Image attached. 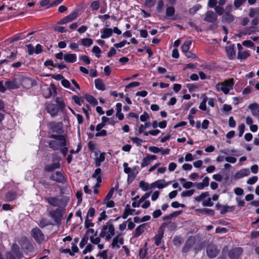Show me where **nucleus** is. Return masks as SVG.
Segmentation results:
<instances>
[{
  "mask_svg": "<svg viewBox=\"0 0 259 259\" xmlns=\"http://www.w3.org/2000/svg\"><path fill=\"white\" fill-rule=\"evenodd\" d=\"M234 84L233 78L225 80L224 82L217 84V90L218 91H222L225 94H228L230 90L232 89Z\"/></svg>",
  "mask_w": 259,
  "mask_h": 259,
  "instance_id": "2",
  "label": "nucleus"
},
{
  "mask_svg": "<svg viewBox=\"0 0 259 259\" xmlns=\"http://www.w3.org/2000/svg\"><path fill=\"white\" fill-rule=\"evenodd\" d=\"M191 44L192 42L191 40H186L181 47L182 52L184 53L188 52L190 49V47Z\"/></svg>",
  "mask_w": 259,
  "mask_h": 259,
  "instance_id": "32",
  "label": "nucleus"
},
{
  "mask_svg": "<svg viewBox=\"0 0 259 259\" xmlns=\"http://www.w3.org/2000/svg\"><path fill=\"white\" fill-rule=\"evenodd\" d=\"M51 224L49 221L46 219L42 218L40 220L38 225L41 228H44Z\"/></svg>",
  "mask_w": 259,
  "mask_h": 259,
  "instance_id": "40",
  "label": "nucleus"
},
{
  "mask_svg": "<svg viewBox=\"0 0 259 259\" xmlns=\"http://www.w3.org/2000/svg\"><path fill=\"white\" fill-rule=\"evenodd\" d=\"M150 163H151V161L149 160L148 156L146 155V157H144L142 160V162L141 163V167H144L147 166L148 165H149Z\"/></svg>",
  "mask_w": 259,
  "mask_h": 259,
  "instance_id": "48",
  "label": "nucleus"
},
{
  "mask_svg": "<svg viewBox=\"0 0 259 259\" xmlns=\"http://www.w3.org/2000/svg\"><path fill=\"white\" fill-rule=\"evenodd\" d=\"M72 99L76 104L79 106H80L83 102V100L81 98L77 96H73L72 97Z\"/></svg>",
  "mask_w": 259,
  "mask_h": 259,
  "instance_id": "46",
  "label": "nucleus"
},
{
  "mask_svg": "<svg viewBox=\"0 0 259 259\" xmlns=\"http://www.w3.org/2000/svg\"><path fill=\"white\" fill-rule=\"evenodd\" d=\"M134 209H131L130 208H125L123 214L122 215V218L123 219L127 218L129 214H132V212L134 211Z\"/></svg>",
  "mask_w": 259,
  "mask_h": 259,
  "instance_id": "49",
  "label": "nucleus"
},
{
  "mask_svg": "<svg viewBox=\"0 0 259 259\" xmlns=\"http://www.w3.org/2000/svg\"><path fill=\"white\" fill-rule=\"evenodd\" d=\"M56 102L58 103L60 109H63L65 107V104L60 97H57L55 100Z\"/></svg>",
  "mask_w": 259,
  "mask_h": 259,
  "instance_id": "50",
  "label": "nucleus"
},
{
  "mask_svg": "<svg viewBox=\"0 0 259 259\" xmlns=\"http://www.w3.org/2000/svg\"><path fill=\"white\" fill-rule=\"evenodd\" d=\"M64 213L65 211L63 209L58 208L54 210L50 211L49 215L54 220L56 224H60Z\"/></svg>",
  "mask_w": 259,
  "mask_h": 259,
  "instance_id": "3",
  "label": "nucleus"
},
{
  "mask_svg": "<svg viewBox=\"0 0 259 259\" xmlns=\"http://www.w3.org/2000/svg\"><path fill=\"white\" fill-rule=\"evenodd\" d=\"M175 13V9L173 7L169 6L166 8V16L167 17L172 16Z\"/></svg>",
  "mask_w": 259,
  "mask_h": 259,
  "instance_id": "38",
  "label": "nucleus"
},
{
  "mask_svg": "<svg viewBox=\"0 0 259 259\" xmlns=\"http://www.w3.org/2000/svg\"><path fill=\"white\" fill-rule=\"evenodd\" d=\"M100 3L99 1H95L92 3L91 7L94 10H98L100 7Z\"/></svg>",
  "mask_w": 259,
  "mask_h": 259,
  "instance_id": "51",
  "label": "nucleus"
},
{
  "mask_svg": "<svg viewBox=\"0 0 259 259\" xmlns=\"http://www.w3.org/2000/svg\"><path fill=\"white\" fill-rule=\"evenodd\" d=\"M198 212H200V213H204V214H213V211L210 209L208 208H203V209H199L197 210Z\"/></svg>",
  "mask_w": 259,
  "mask_h": 259,
  "instance_id": "57",
  "label": "nucleus"
},
{
  "mask_svg": "<svg viewBox=\"0 0 259 259\" xmlns=\"http://www.w3.org/2000/svg\"><path fill=\"white\" fill-rule=\"evenodd\" d=\"M16 58V53L13 52L11 53L9 56H7L6 59L2 60L0 62L1 64L8 63L9 61L14 60Z\"/></svg>",
  "mask_w": 259,
  "mask_h": 259,
  "instance_id": "28",
  "label": "nucleus"
},
{
  "mask_svg": "<svg viewBox=\"0 0 259 259\" xmlns=\"http://www.w3.org/2000/svg\"><path fill=\"white\" fill-rule=\"evenodd\" d=\"M101 172V169L100 168H97L94 174L92 175V178H96L97 180H98V178H101L100 174Z\"/></svg>",
  "mask_w": 259,
  "mask_h": 259,
  "instance_id": "56",
  "label": "nucleus"
},
{
  "mask_svg": "<svg viewBox=\"0 0 259 259\" xmlns=\"http://www.w3.org/2000/svg\"><path fill=\"white\" fill-rule=\"evenodd\" d=\"M163 236V232L162 231H158V233L156 234L154 237L155 244L156 246H159L161 243V241Z\"/></svg>",
  "mask_w": 259,
  "mask_h": 259,
  "instance_id": "29",
  "label": "nucleus"
},
{
  "mask_svg": "<svg viewBox=\"0 0 259 259\" xmlns=\"http://www.w3.org/2000/svg\"><path fill=\"white\" fill-rule=\"evenodd\" d=\"M101 38L105 39L111 36L113 33V30L111 28H104L101 30Z\"/></svg>",
  "mask_w": 259,
  "mask_h": 259,
  "instance_id": "24",
  "label": "nucleus"
},
{
  "mask_svg": "<svg viewBox=\"0 0 259 259\" xmlns=\"http://www.w3.org/2000/svg\"><path fill=\"white\" fill-rule=\"evenodd\" d=\"M123 243L124 239L122 237H121V233H119L114 238H113L110 246L112 248L118 249L120 248V245L123 244Z\"/></svg>",
  "mask_w": 259,
  "mask_h": 259,
  "instance_id": "8",
  "label": "nucleus"
},
{
  "mask_svg": "<svg viewBox=\"0 0 259 259\" xmlns=\"http://www.w3.org/2000/svg\"><path fill=\"white\" fill-rule=\"evenodd\" d=\"M246 1V0H234V6L236 9H238L243 5Z\"/></svg>",
  "mask_w": 259,
  "mask_h": 259,
  "instance_id": "45",
  "label": "nucleus"
},
{
  "mask_svg": "<svg viewBox=\"0 0 259 259\" xmlns=\"http://www.w3.org/2000/svg\"><path fill=\"white\" fill-rule=\"evenodd\" d=\"M50 130L53 133H57L60 134L62 132V126L59 123H56L55 122H51L48 124Z\"/></svg>",
  "mask_w": 259,
  "mask_h": 259,
  "instance_id": "14",
  "label": "nucleus"
},
{
  "mask_svg": "<svg viewBox=\"0 0 259 259\" xmlns=\"http://www.w3.org/2000/svg\"><path fill=\"white\" fill-rule=\"evenodd\" d=\"M140 187L144 191H146L149 189V185L148 183L141 181L139 183Z\"/></svg>",
  "mask_w": 259,
  "mask_h": 259,
  "instance_id": "42",
  "label": "nucleus"
},
{
  "mask_svg": "<svg viewBox=\"0 0 259 259\" xmlns=\"http://www.w3.org/2000/svg\"><path fill=\"white\" fill-rule=\"evenodd\" d=\"M252 114L255 117H259V105L257 103H253L248 106Z\"/></svg>",
  "mask_w": 259,
  "mask_h": 259,
  "instance_id": "21",
  "label": "nucleus"
},
{
  "mask_svg": "<svg viewBox=\"0 0 259 259\" xmlns=\"http://www.w3.org/2000/svg\"><path fill=\"white\" fill-rule=\"evenodd\" d=\"M213 205V203L211 201V199L210 198H209L207 200H204L202 202V205L203 206H212Z\"/></svg>",
  "mask_w": 259,
  "mask_h": 259,
  "instance_id": "59",
  "label": "nucleus"
},
{
  "mask_svg": "<svg viewBox=\"0 0 259 259\" xmlns=\"http://www.w3.org/2000/svg\"><path fill=\"white\" fill-rule=\"evenodd\" d=\"M47 110L52 117L55 116L59 111L57 106L54 104H49L47 107Z\"/></svg>",
  "mask_w": 259,
  "mask_h": 259,
  "instance_id": "16",
  "label": "nucleus"
},
{
  "mask_svg": "<svg viewBox=\"0 0 259 259\" xmlns=\"http://www.w3.org/2000/svg\"><path fill=\"white\" fill-rule=\"evenodd\" d=\"M151 125V122H146L144 125L143 124L140 125V126L139 127V130H138L139 133V134L143 133L144 132V130L146 128L149 127Z\"/></svg>",
  "mask_w": 259,
  "mask_h": 259,
  "instance_id": "37",
  "label": "nucleus"
},
{
  "mask_svg": "<svg viewBox=\"0 0 259 259\" xmlns=\"http://www.w3.org/2000/svg\"><path fill=\"white\" fill-rule=\"evenodd\" d=\"M78 15V14L77 12H73V13L70 14L68 16L60 20V21L58 22V24H64L70 22L77 18Z\"/></svg>",
  "mask_w": 259,
  "mask_h": 259,
  "instance_id": "11",
  "label": "nucleus"
},
{
  "mask_svg": "<svg viewBox=\"0 0 259 259\" xmlns=\"http://www.w3.org/2000/svg\"><path fill=\"white\" fill-rule=\"evenodd\" d=\"M258 178L257 176H253L248 179L247 181V183L249 185H253L257 182Z\"/></svg>",
  "mask_w": 259,
  "mask_h": 259,
  "instance_id": "60",
  "label": "nucleus"
},
{
  "mask_svg": "<svg viewBox=\"0 0 259 259\" xmlns=\"http://www.w3.org/2000/svg\"><path fill=\"white\" fill-rule=\"evenodd\" d=\"M19 78L20 82V87L22 85L25 88L29 89L35 84V81L28 77L23 75L19 76Z\"/></svg>",
  "mask_w": 259,
  "mask_h": 259,
  "instance_id": "7",
  "label": "nucleus"
},
{
  "mask_svg": "<svg viewBox=\"0 0 259 259\" xmlns=\"http://www.w3.org/2000/svg\"><path fill=\"white\" fill-rule=\"evenodd\" d=\"M61 83H62V85L63 87H64L65 88L70 89L72 91H75V90L73 88H71V84L68 80H67L66 79H63L61 81Z\"/></svg>",
  "mask_w": 259,
  "mask_h": 259,
  "instance_id": "44",
  "label": "nucleus"
},
{
  "mask_svg": "<svg viewBox=\"0 0 259 259\" xmlns=\"http://www.w3.org/2000/svg\"><path fill=\"white\" fill-rule=\"evenodd\" d=\"M183 242V239L179 237H176L174 238L173 243L175 246H180Z\"/></svg>",
  "mask_w": 259,
  "mask_h": 259,
  "instance_id": "47",
  "label": "nucleus"
},
{
  "mask_svg": "<svg viewBox=\"0 0 259 259\" xmlns=\"http://www.w3.org/2000/svg\"><path fill=\"white\" fill-rule=\"evenodd\" d=\"M105 153H102L100 154L99 157L95 158V165L97 167L101 165V162L105 160Z\"/></svg>",
  "mask_w": 259,
  "mask_h": 259,
  "instance_id": "31",
  "label": "nucleus"
},
{
  "mask_svg": "<svg viewBox=\"0 0 259 259\" xmlns=\"http://www.w3.org/2000/svg\"><path fill=\"white\" fill-rule=\"evenodd\" d=\"M88 237L86 235H85L83 237L79 243V247L80 248H83L84 246V245L88 243Z\"/></svg>",
  "mask_w": 259,
  "mask_h": 259,
  "instance_id": "54",
  "label": "nucleus"
},
{
  "mask_svg": "<svg viewBox=\"0 0 259 259\" xmlns=\"http://www.w3.org/2000/svg\"><path fill=\"white\" fill-rule=\"evenodd\" d=\"M54 140L49 142V147L54 150H60L61 153L65 156L68 149L66 147V139L63 135H52L50 137Z\"/></svg>",
  "mask_w": 259,
  "mask_h": 259,
  "instance_id": "1",
  "label": "nucleus"
},
{
  "mask_svg": "<svg viewBox=\"0 0 259 259\" xmlns=\"http://www.w3.org/2000/svg\"><path fill=\"white\" fill-rule=\"evenodd\" d=\"M259 15V8H250L249 9V17L253 18Z\"/></svg>",
  "mask_w": 259,
  "mask_h": 259,
  "instance_id": "36",
  "label": "nucleus"
},
{
  "mask_svg": "<svg viewBox=\"0 0 259 259\" xmlns=\"http://www.w3.org/2000/svg\"><path fill=\"white\" fill-rule=\"evenodd\" d=\"M250 173V172L248 168H243L238 171L235 175L234 177L237 179H239L243 177L249 176Z\"/></svg>",
  "mask_w": 259,
  "mask_h": 259,
  "instance_id": "19",
  "label": "nucleus"
},
{
  "mask_svg": "<svg viewBox=\"0 0 259 259\" xmlns=\"http://www.w3.org/2000/svg\"><path fill=\"white\" fill-rule=\"evenodd\" d=\"M45 199L50 205L54 206H59L62 203L61 199L57 197H51Z\"/></svg>",
  "mask_w": 259,
  "mask_h": 259,
  "instance_id": "15",
  "label": "nucleus"
},
{
  "mask_svg": "<svg viewBox=\"0 0 259 259\" xmlns=\"http://www.w3.org/2000/svg\"><path fill=\"white\" fill-rule=\"evenodd\" d=\"M22 247L26 253L33 252L34 251L32 243L27 240L24 242L22 245Z\"/></svg>",
  "mask_w": 259,
  "mask_h": 259,
  "instance_id": "17",
  "label": "nucleus"
},
{
  "mask_svg": "<svg viewBox=\"0 0 259 259\" xmlns=\"http://www.w3.org/2000/svg\"><path fill=\"white\" fill-rule=\"evenodd\" d=\"M219 250L217 246L213 244H209L206 247V253L210 258L215 257L219 253Z\"/></svg>",
  "mask_w": 259,
  "mask_h": 259,
  "instance_id": "9",
  "label": "nucleus"
},
{
  "mask_svg": "<svg viewBox=\"0 0 259 259\" xmlns=\"http://www.w3.org/2000/svg\"><path fill=\"white\" fill-rule=\"evenodd\" d=\"M5 85L8 90H15L19 89L20 87V82L19 76L13 78L12 80H9L5 82Z\"/></svg>",
  "mask_w": 259,
  "mask_h": 259,
  "instance_id": "6",
  "label": "nucleus"
},
{
  "mask_svg": "<svg viewBox=\"0 0 259 259\" xmlns=\"http://www.w3.org/2000/svg\"><path fill=\"white\" fill-rule=\"evenodd\" d=\"M149 118V115L146 112H144L143 114L140 116V120L142 122L146 121Z\"/></svg>",
  "mask_w": 259,
  "mask_h": 259,
  "instance_id": "64",
  "label": "nucleus"
},
{
  "mask_svg": "<svg viewBox=\"0 0 259 259\" xmlns=\"http://www.w3.org/2000/svg\"><path fill=\"white\" fill-rule=\"evenodd\" d=\"M31 236L39 244L41 243L45 239V236L42 231L37 227L31 230Z\"/></svg>",
  "mask_w": 259,
  "mask_h": 259,
  "instance_id": "5",
  "label": "nucleus"
},
{
  "mask_svg": "<svg viewBox=\"0 0 259 259\" xmlns=\"http://www.w3.org/2000/svg\"><path fill=\"white\" fill-rule=\"evenodd\" d=\"M6 198L8 201H11L16 198V195L14 193L9 192L6 195Z\"/></svg>",
  "mask_w": 259,
  "mask_h": 259,
  "instance_id": "58",
  "label": "nucleus"
},
{
  "mask_svg": "<svg viewBox=\"0 0 259 259\" xmlns=\"http://www.w3.org/2000/svg\"><path fill=\"white\" fill-rule=\"evenodd\" d=\"M201 8V6L200 5L195 6L193 7H192L189 9V13L191 14L194 15Z\"/></svg>",
  "mask_w": 259,
  "mask_h": 259,
  "instance_id": "55",
  "label": "nucleus"
},
{
  "mask_svg": "<svg viewBox=\"0 0 259 259\" xmlns=\"http://www.w3.org/2000/svg\"><path fill=\"white\" fill-rule=\"evenodd\" d=\"M60 166V164L59 162H58L52 164L51 165H47L45 168V170L47 171H52L54 170L55 169L59 168Z\"/></svg>",
  "mask_w": 259,
  "mask_h": 259,
  "instance_id": "27",
  "label": "nucleus"
},
{
  "mask_svg": "<svg viewBox=\"0 0 259 259\" xmlns=\"http://www.w3.org/2000/svg\"><path fill=\"white\" fill-rule=\"evenodd\" d=\"M235 18V16L231 13H224V14L222 16V21L230 23L233 22Z\"/></svg>",
  "mask_w": 259,
  "mask_h": 259,
  "instance_id": "23",
  "label": "nucleus"
},
{
  "mask_svg": "<svg viewBox=\"0 0 259 259\" xmlns=\"http://www.w3.org/2000/svg\"><path fill=\"white\" fill-rule=\"evenodd\" d=\"M217 15L215 12L212 10H209L207 11L205 13L204 20L207 22L212 23L217 21Z\"/></svg>",
  "mask_w": 259,
  "mask_h": 259,
  "instance_id": "12",
  "label": "nucleus"
},
{
  "mask_svg": "<svg viewBox=\"0 0 259 259\" xmlns=\"http://www.w3.org/2000/svg\"><path fill=\"white\" fill-rule=\"evenodd\" d=\"M92 51L93 53L96 54V56L97 58L100 57V53H101V50L99 47L98 46H94L93 48Z\"/></svg>",
  "mask_w": 259,
  "mask_h": 259,
  "instance_id": "53",
  "label": "nucleus"
},
{
  "mask_svg": "<svg viewBox=\"0 0 259 259\" xmlns=\"http://www.w3.org/2000/svg\"><path fill=\"white\" fill-rule=\"evenodd\" d=\"M42 94L45 98H49L52 95V91L50 88L44 89L42 90Z\"/></svg>",
  "mask_w": 259,
  "mask_h": 259,
  "instance_id": "34",
  "label": "nucleus"
},
{
  "mask_svg": "<svg viewBox=\"0 0 259 259\" xmlns=\"http://www.w3.org/2000/svg\"><path fill=\"white\" fill-rule=\"evenodd\" d=\"M194 189H191L190 190L185 191L182 192L181 196L182 197H190L194 193Z\"/></svg>",
  "mask_w": 259,
  "mask_h": 259,
  "instance_id": "43",
  "label": "nucleus"
},
{
  "mask_svg": "<svg viewBox=\"0 0 259 259\" xmlns=\"http://www.w3.org/2000/svg\"><path fill=\"white\" fill-rule=\"evenodd\" d=\"M96 88L100 90L104 91L105 90V85L103 81L100 79H96L95 81Z\"/></svg>",
  "mask_w": 259,
  "mask_h": 259,
  "instance_id": "30",
  "label": "nucleus"
},
{
  "mask_svg": "<svg viewBox=\"0 0 259 259\" xmlns=\"http://www.w3.org/2000/svg\"><path fill=\"white\" fill-rule=\"evenodd\" d=\"M149 150L150 151L154 153H158L161 151V149L155 146H150L149 147Z\"/></svg>",
  "mask_w": 259,
  "mask_h": 259,
  "instance_id": "63",
  "label": "nucleus"
},
{
  "mask_svg": "<svg viewBox=\"0 0 259 259\" xmlns=\"http://www.w3.org/2000/svg\"><path fill=\"white\" fill-rule=\"evenodd\" d=\"M226 52L227 53V55L228 58L230 60L233 59L235 57V52L234 50V46H229L226 47Z\"/></svg>",
  "mask_w": 259,
  "mask_h": 259,
  "instance_id": "25",
  "label": "nucleus"
},
{
  "mask_svg": "<svg viewBox=\"0 0 259 259\" xmlns=\"http://www.w3.org/2000/svg\"><path fill=\"white\" fill-rule=\"evenodd\" d=\"M147 226V223H144L139 226L135 230V232L134 233V237H139L144 232V230L146 229Z\"/></svg>",
  "mask_w": 259,
  "mask_h": 259,
  "instance_id": "20",
  "label": "nucleus"
},
{
  "mask_svg": "<svg viewBox=\"0 0 259 259\" xmlns=\"http://www.w3.org/2000/svg\"><path fill=\"white\" fill-rule=\"evenodd\" d=\"M155 184H156L157 188L159 189H162L164 187H166L168 184L165 183V181L163 179L159 180L155 182Z\"/></svg>",
  "mask_w": 259,
  "mask_h": 259,
  "instance_id": "35",
  "label": "nucleus"
},
{
  "mask_svg": "<svg viewBox=\"0 0 259 259\" xmlns=\"http://www.w3.org/2000/svg\"><path fill=\"white\" fill-rule=\"evenodd\" d=\"M131 140L133 142L137 144L139 146L141 145L142 143L143 142V141L142 139L138 137H132L131 138Z\"/></svg>",
  "mask_w": 259,
  "mask_h": 259,
  "instance_id": "62",
  "label": "nucleus"
},
{
  "mask_svg": "<svg viewBox=\"0 0 259 259\" xmlns=\"http://www.w3.org/2000/svg\"><path fill=\"white\" fill-rule=\"evenodd\" d=\"M249 53L248 51H242L240 52H238L237 55V58L240 60H244L246 59L248 56H249Z\"/></svg>",
  "mask_w": 259,
  "mask_h": 259,
  "instance_id": "33",
  "label": "nucleus"
},
{
  "mask_svg": "<svg viewBox=\"0 0 259 259\" xmlns=\"http://www.w3.org/2000/svg\"><path fill=\"white\" fill-rule=\"evenodd\" d=\"M215 13L219 15H222L224 13V8L220 6H217L214 8Z\"/></svg>",
  "mask_w": 259,
  "mask_h": 259,
  "instance_id": "52",
  "label": "nucleus"
},
{
  "mask_svg": "<svg viewBox=\"0 0 259 259\" xmlns=\"http://www.w3.org/2000/svg\"><path fill=\"white\" fill-rule=\"evenodd\" d=\"M50 179L59 183H63L65 181L64 178L61 172L57 171L52 175Z\"/></svg>",
  "mask_w": 259,
  "mask_h": 259,
  "instance_id": "18",
  "label": "nucleus"
},
{
  "mask_svg": "<svg viewBox=\"0 0 259 259\" xmlns=\"http://www.w3.org/2000/svg\"><path fill=\"white\" fill-rule=\"evenodd\" d=\"M195 243V238L193 236H190L188 237L186 242H185V245L183 248V252H187L189 251L190 249L193 246Z\"/></svg>",
  "mask_w": 259,
  "mask_h": 259,
  "instance_id": "13",
  "label": "nucleus"
},
{
  "mask_svg": "<svg viewBox=\"0 0 259 259\" xmlns=\"http://www.w3.org/2000/svg\"><path fill=\"white\" fill-rule=\"evenodd\" d=\"M12 251L17 259H22L24 257V255L22 252L20 250L18 245L13 244Z\"/></svg>",
  "mask_w": 259,
  "mask_h": 259,
  "instance_id": "22",
  "label": "nucleus"
},
{
  "mask_svg": "<svg viewBox=\"0 0 259 259\" xmlns=\"http://www.w3.org/2000/svg\"><path fill=\"white\" fill-rule=\"evenodd\" d=\"M93 40L91 38H86L81 39V44L85 47H90L93 44Z\"/></svg>",
  "mask_w": 259,
  "mask_h": 259,
  "instance_id": "39",
  "label": "nucleus"
},
{
  "mask_svg": "<svg viewBox=\"0 0 259 259\" xmlns=\"http://www.w3.org/2000/svg\"><path fill=\"white\" fill-rule=\"evenodd\" d=\"M107 234L111 235H114L115 234V229L114 226L110 224L109 222H108L106 225H104L103 227L99 236L101 238H104Z\"/></svg>",
  "mask_w": 259,
  "mask_h": 259,
  "instance_id": "4",
  "label": "nucleus"
},
{
  "mask_svg": "<svg viewBox=\"0 0 259 259\" xmlns=\"http://www.w3.org/2000/svg\"><path fill=\"white\" fill-rule=\"evenodd\" d=\"M242 252V248L235 247L229 251L228 256L231 259H238Z\"/></svg>",
  "mask_w": 259,
  "mask_h": 259,
  "instance_id": "10",
  "label": "nucleus"
},
{
  "mask_svg": "<svg viewBox=\"0 0 259 259\" xmlns=\"http://www.w3.org/2000/svg\"><path fill=\"white\" fill-rule=\"evenodd\" d=\"M64 59L67 62L74 63L76 61V56L74 54H67L64 56Z\"/></svg>",
  "mask_w": 259,
  "mask_h": 259,
  "instance_id": "26",
  "label": "nucleus"
},
{
  "mask_svg": "<svg viewBox=\"0 0 259 259\" xmlns=\"http://www.w3.org/2000/svg\"><path fill=\"white\" fill-rule=\"evenodd\" d=\"M209 195L208 192L202 193L199 196L195 198V200L197 202H200L203 199H205Z\"/></svg>",
  "mask_w": 259,
  "mask_h": 259,
  "instance_id": "41",
  "label": "nucleus"
},
{
  "mask_svg": "<svg viewBox=\"0 0 259 259\" xmlns=\"http://www.w3.org/2000/svg\"><path fill=\"white\" fill-rule=\"evenodd\" d=\"M90 239L91 242L95 244H98L101 241L100 236L99 237L94 238V236H90Z\"/></svg>",
  "mask_w": 259,
  "mask_h": 259,
  "instance_id": "61",
  "label": "nucleus"
}]
</instances>
